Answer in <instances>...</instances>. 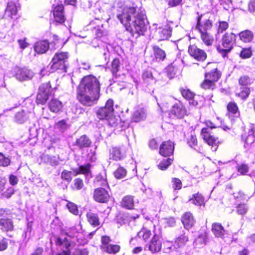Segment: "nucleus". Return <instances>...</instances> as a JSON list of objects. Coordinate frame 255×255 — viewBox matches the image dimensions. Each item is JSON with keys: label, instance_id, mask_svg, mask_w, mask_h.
<instances>
[{"label": "nucleus", "instance_id": "a211bd4d", "mask_svg": "<svg viewBox=\"0 0 255 255\" xmlns=\"http://www.w3.org/2000/svg\"><path fill=\"white\" fill-rule=\"evenodd\" d=\"M208 129V128H202L201 132L203 138L208 145L212 146H218L219 143L218 138L211 134Z\"/></svg>", "mask_w": 255, "mask_h": 255}, {"label": "nucleus", "instance_id": "4c0bfd02", "mask_svg": "<svg viewBox=\"0 0 255 255\" xmlns=\"http://www.w3.org/2000/svg\"><path fill=\"white\" fill-rule=\"evenodd\" d=\"M221 73L217 70V68H214L210 72L206 73L205 74V78H207L211 81L215 82H217L220 78Z\"/></svg>", "mask_w": 255, "mask_h": 255}, {"label": "nucleus", "instance_id": "09e8293b", "mask_svg": "<svg viewBox=\"0 0 255 255\" xmlns=\"http://www.w3.org/2000/svg\"><path fill=\"white\" fill-rule=\"evenodd\" d=\"M114 175L117 179H121L127 175V171L125 168L120 166L114 172Z\"/></svg>", "mask_w": 255, "mask_h": 255}, {"label": "nucleus", "instance_id": "37998d69", "mask_svg": "<svg viewBox=\"0 0 255 255\" xmlns=\"http://www.w3.org/2000/svg\"><path fill=\"white\" fill-rule=\"evenodd\" d=\"M142 79L145 83L147 84H154L156 83V80L153 77L151 72L145 71L142 74Z\"/></svg>", "mask_w": 255, "mask_h": 255}, {"label": "nucleus", "instance_id": "dca6fc26", "mask_svg": "<svg viewBox=\"0 0 255 255\" xmlns=\"http://www.w3.org/2000/svg\"><path fill=\"white\" fill-rule=\"evenodd\" d=\"M55 244L56 246L59 247L64 245L65 248V250H63L62 252L57 254L56 255H71L70 248L71 246V244L67 238H64L62 239L59 237H57L55 240Z\"/></svg>", "mask_w": 255, "mask_h": 255}, {"label": "nucleus", "instance_id": "6e6d98bb", "mask_svg": "<svg viewBox=\"0 0 255 255\" xmlns=\"http://www.w3.org/2000/svg\"><path fill=\"white\" fill-rule=\"evenodd\" d=\"M15 192V190L14 188L10 186L6 188L5 191H3L1 195L2 197L6 199H9L12 197Z\"/></svg>", "mask_w": 255, "mask_h": 255}, {"label": "nucleus", "instance_id": "1a4fd4ad", "mask_svg": "<svg viewBox=\"0 0 255 255\" xmlns=\"http://www.w3.org/2000/svg\"><path fill=\"white\" fill-rule=\"evenodd\" d=\"M213 26V22L206 14L201 15L197 17L196 28L199 31H208Z\"/></svg>", "mask_w": 255, "mask_h": 255}, {"label": "nucleus", "instance_id": "49530a36", "mask_svg": "<svg viewBox=\"0 0 255 255\" xmlns=\"http://www.w3.org/2000/svg\"><path fill=\"white\" fill-rule=\"evenodd\" d=\"M173 162V159L168 158L163 159L157 165L158 168L161 170H165Z\"/></svg>", "mask_w": 255, "mask_h": 255}, {"label": "nucleus", "instance_id": "412c9836", "mask_svg": "<svg viewBox=\"0 0 255 255\" xmlns=\"http://www.w3.org/2000/svg\"><path fill=\"white\" fill-rule=\"evenodd\" d=\"M110 159L116 161H121L125 158V152L122 151L119 147H113L110 150Z\"/></svg>", "mask_w": 255, "mask_h": 255}, {"label": "nucleus", "instance_id": "4468645a", "mask_svg": "<svg viewBox=\"0 0 255 255\" xmlns=\"http://www.w3.org/2000/svg\"><path fill=\"white\" fill-rule=\"evenodd\" d=\"M188 52L191 56L198 61H203L207 58V54L203 50L199 49L195 45L189 46Z\"/></svg>", "mask_w": 255, "mask_h": 255}, {"label": "nucleus", "instance_id": "58836bf2", "mask_svg": "<svg viewBox=\"0 0 255 255\" xmlns=\"http://www.w3.org/2000/svg\"><path fill=\"white\" fill-rule=\"evenodd\" d=\"M48 107L51 112L57 113L62 108V104L59 100L56 99H53L49 102Z\"/></svg>", "mask_w": 255, "mask_h": 255}, {"label": "nucleus", "instance_id": "a18cd8bd", "mask_svg": "<svg viewBox=\"0 0 255 255\" xmlns=\"http://www.w3.org/2000/svg\"><path fill=\"white\" fill-rule=\"evenodd\" d=\"M201 34V38L206 45H211L213 43V38L208 31H199Z\"/></svg>", "mask_w": 255, "mask_h": 255}, {"label": "nucleus", "instance_id": "7ed1b4c3", "mask_svg": "<svg viewBox=\"0 0 255 255\" xmlns=\"http://www.w3.org/2000/svg\"><path fill=\"white\" fill-rule=\"evenodd\" d=\"M95 13V19L96 21H92L89 24V26L92 28L93 33H95L96 37L94 38L92 42V44L93 47H100L101 46L104 48V50L105 51V48L106 47V44L103 42V40L99 38L104 36V32L102 29V26L100 25V18L102 17L100 15L101 13V9L99 7H96L95 10H94Z\"/></svg>", "mask_w": 255, "mask_h": 255}, {"label": "nucleus", "instance_id": "ddd939ff", "mask_svg": "<svg viewBox=\"0 0 255 255\" xmlns=\"http://www.w3.org/2000/svg\"><path fill=\"white\" fill-rule=\"evenodd\" d=\"M181 221L184 228L187 230L192 229L196 223V220L193 214L190 211L185 212L182 214Z\"/></svg>", "mask_w": 255, "mask_h": 255}, {"label": "nucleus", "instance_id": "e433bc0d", "mask_svg": "<svg viewBox=\"0 0 255 255\" xmlns=\"http://www.w3.org/2000/svg\"><path fill=\"white\" fill-rule=\"evenodd\" d=\"M85 184L84 180L80 177L75 178L70 186V188L73 191H80L84 189Z\"/></svg>", "mask_w": 255, "mask_h": 255}, {"label": "nucleus", "instance_id": "4d7b16f0", "mask_svg": "<svg viewBox=\"0 0 255 255\" xmlns=\"http://www.w3.org/2000/svg\"><path fill=\"white\" fill-rule=\"evenodd\" d=\"M66 207L68 209L70 212L72 214L77 215L79 214V210L77 206L72 202H68Z\"/></svg>", "mask_w": 255, "mask_h": 255}, {"label": "nucleus", "instance_id": "680f3d73", "mask_svg": "<svg viewBox=\"0 0 255 255\" xmlns=\"http://www.w3.org/2000/svg\"><path fill=\"white\" fill-rule=\"evenodd\" d=\"M201 86L204 89H213L215 86V83L208 79L205 78V80L201 84Z\"/></svg>", "mask_w": 255, "mask_h": 255}, {"label": "nucleus", "instance_id": "de8ad7c7", "mask_svg": "<svg viewBox=\"0 0 255 255\" xmlns=\"http://www.w3.org/2000/svg\"><path fill=\"white\" fill-rule=\"evenodd\" d=\"M120 67V60L118 59H114L111 64V71L114 77H117V72L119 71Z\"/></svg>", "mask_w": 255, "mask_h": 255}, {"label": "nucleus", "instance_id": "6ab92c4d", "mask_svg": "<svg viewBox=\"0 0 255 255\" xmlns=\"http://www.w3.org/2000/svg\"><path fill=\"white\" fill-rule=\"evenodd\" d=\"M170 114L178 118H182L187 114L186 110L184 106L178 101L172 106Z\"/></svg>", "mask_w": 255, "mask_h": 255}, {"label": "nucleus", "instance_id": "c85d7f7f", "mask_svg": "<svg viewBox=\"0 0 255 255\" xmlns=\"http://www.w3.org/2000/svg\"><path fill=\"white\" fill-rule=\"evenodd\" d=\"M188 241L189 238L185 234H181L176 238L174 242V248L175 249V251L184 247Z\"/></svg>", "mask_w": 255, "mask_h": 255}, {"label": "nucleus", "instance_id": "052dcab7", "mask_svg": "<svg viewBox=\"0 0 255 255\" xmlns=\"http://www.w3.org/2000/svg\"><path fill=\"white\" fill-rule=\"evenodd\" d=\"M61 178L63 180L70 182L72 179L71 171L66 170H63L61 172Z\"/></svg>", "mask_w": 255, "mask_h": 255}, {"label": "nucleus", "instance_id": "bb28decb", "mask_svg": "<svg viewBox=\"0 0 255 255\" xmlns=\"http://www.w3.org/2000/svg\"><path fill=\"white\" fill-rule=\"evenodd\" d=\"M92 141L85 134L81 135L79 138L76 140L75 145L79 148H88L91 146Z\"/></svg>", "mask_w": 255, "mask_h": 255}, {"label": "nucleus", "instance_id": "ea45409f", "mask_svg": "<svg viewBox=\"0 0 255 255\" xmlns=\"http://www.w3.org/2000/svg\"><path fill=\"white\" fill-rule=\"evenodd\" d=\"M249 210V206L246 203L238 204L236 206V212L240 216H245Z\"/></svg>", "mask_w": 255, "mask_h": 255}, {"label": "nucleus", "instance_id": "4be33fe9", "mask_svg": "<svg viewBox=\"0 0 255 255\" xmlns=\"http://www.w3.org/2000/svg\"><path fill=\"white\" fill-rule=\"evenodd\" d=\"M134 197L131 195H127L123 197L120 202L121 206L127 210H132L134 206Z\"/></svg>", "mask_w": 255, "mask_h": 255}, {"label": "nucleus", "instance_id": "864d4df0", "mask_svg": "<svg viewBox=\"0 0 255 255\" xmlns=\"http://www.w3.org/2000/svg\"><path fill=\"white\" fill-rule=\"evenodd\" d=\"M239 83L241 86H247L250 85L253 83V81L249 76L244 75L240 77Z\"/></svg>", "mask_w": 255, "mask_h": 255}, {"label": "nucleus", "instance_id": "774afa93", "mask_svg": "<svg viewBox=\"0 0 255 255\" xmlns=\"http://www.w3.org/2000/svg\"><path fill=\"white\" fill-rule=\"evenodd\" d=\"M176 69L174 67V66L171 64L167 68V73L170 78H172L174 77L176 73Z\"/></svg>", "mask_w": 255, "mask_h": 255}, {"label": "nucleus", "instance_id": "9b49d317", "mask_svg": "<svg viewBox=\"0 0 255 255\" xmlns=\"http://www.w3.org/2000/svg\"><path fill=\"white\" fill-rule=\"evenodd\" d=\"M14 76L19 81L31 80L34 75V73L26 68L16 67L14 68Z\"/></svg>", "mask_w": 255, "mask_h": 255}, {"label": "nucleus", "instance_id": "393cba45", "mask_svg": "<svg viewBox=\"0 0 255 255\" xmlns=\"http://www.w3.org/2000/svg\"><path fill=\"white\" fill-rule=\"evenodd\" d=\"M189 201L198 207H204L206 204L203 195L199 192L193 194L189 199Z\"/></svg>", "mask_w": 255, "mask_h": 255}, {"label": "nucleus", "instance_id": "0eeeda50", "mask_svg": "<svg viewBox=\"0 0 255 255\" xmlns=\"http://www.w3.org/2000/svg\"><path fill=\"white\" fill-rule=\"evenodd\" d=\"M53 90L49 83H43L39 88V92L37 95L36 101L38 104H44L49 96L52 95Z\"/></svg>", "mask_w": 255, "mask_h": 255}, {"label": "nucleus", "instance_id": "603ef678", "mask_svg": "<svg viewBox=\"0 0 255 255\" xmlns=\"http://www.w3.org/2000/svg\"><path fill=\"white\" fill-rule=\"evenodd\" d=\"M172 187L174 190H180L182 187V183L181 180L178 178L174 177L172 178Z\"/></svg>", "mask_w": 255, "mask_h": 255}, {"label": "nucleus", "instance_id": "7c9ffc66", "mask_svg": "<svg viewBox=\"0 0 255 255\" xmlns=\"http://www.w3.org/2000/svg\"><path fill=\"white\" fill-rule=\"evenodd\" d=\"M146 113L143 108H138L134 112L131 120L134 122H139L145 119Z\"/></svg>", "mask_w": 255, "mask_h": 255}, {"label": "nucleus", "instance_id": "c9c22d12", "mask_svg": "<svg viewBox=\"0 0 255 255\" xmlns=\"http://www.w3.org/2000/svg\"><path fill=\"white\" fill-rule=\"evenodd\" d=\"M92 165L90 163L80 165L78 168L74 171L75 175L79 174L88 175L91 173Z\"/></svg>", "mask_w": 255, "mask_h": 255}, {"label": "nucleus", "instance_id": "f03ea898", "mask_svg": "<svg viewBox=\"0 0 255 255\" xmlns=\"http://www.w3.org/2000/svg\"><path fill=\"white\" fill-rule=\"evenodd\" d=\"M100 84L93 75L85 76L81 80L77 90V98L86 106H92L100 98Z\"/></svg>", "mask_w": 255, "mask_h": 255}, {"label": "nucleus", "instance_id": "cd10ccee", "mask_svg": "<svg viewBox=\"0 0 255 255\" xmlns=\"http://www.w3.org/2000/svg\"><path fill=\"white\" fill-rule=\"evenodd\" d=\"M94 183L97 186H100L103 188H109V185L106 173H99L96 175L94 180Z\"/></svg>", "mask_w": 255, "mask_h": 255}, {"label": "nucleus", "instance_id": "20e7f679", "mask_svg": "<svg viewBox=\"0 0 255 255\" xmlns=\"http://www.w3.org/2000/svg\"><path fill=\"white\" fill-rule=\"evenodd\" d=\"M68 57L69 55L67 52L56 53L50 64L52 72L59 70L63 72H66L68 65L67 61Z\"/></svg>", "mask_w": 255, "mask_h": 255}, {"label": "nucleus", "instance_id": "b1692460", "mask_svg": "<svg viewBox=\"0 0 255 255\" xmlns=\"http://www.w3.org/2000/svg\"><path fill=\"white\" fill-rule=\"evenodd\" d=\"M236 40V35L233 33H226L222 38V45L224 48L232 49Z\"/></svg>", "mask_w": 255, "mask_h": 255}, {"label": "nucleus", "instance_id": "9d476101", "mask_svg": "<svg viewBox=\"0 0 255 255\" xmlns=\"http://www.w3.org/2000/svg\"><path fill=\"white\" fill-rule=\"evenodd\" d=\"M93 199L98 203H107L110 200V195L105 188L98 187L94 191Z\"/></svg>", "mask_w": 255, "mask_h": 255}, {"label": "nucleus", "instance_id": "c756f323", "mask_svg": "<svg viewBox=\"0 0 255 255\" xmlns=\"http://www.w3.org/2000/svg\"><path fill=\"white\" fill-rule=\"evenodd\" d=\"M171 34V29L168 26L164 28L159 27L157 29V37L159 40L167 39Z\"/></svg>", "mask_w": 255, "mask_h": 255}, {"label": "nucleus", "instance_id": "6e6552de", "mask_svg": "<svg viewBox=\"0 0 255 255\" xmlns=\"http://www.w3.org/2000/svg\"><path fill=\"white\" fill-rule=\"evenodd\" d=\"M113 104L114 102L112 100H108L105 106L100 108L97 111V117L100 120H106L109 117L113 116L114 111Z\"/></svg>", "mask_w": 255, "mask_h": 255}, {"label": "nucleus", "instance_id": "39448f33", "mask_svg": "<svg viewBox=\"0 0 255 255\" xmlns=\"http://www.w3.org/2000/svg\"><path fill=\"white\" fill-rule=\"evenodd\" d=\"M112 241L111 238L107 236L101 237V249L105 253L109 255H116L121 250V246L118 244H110Z\"/></svg>", "mask_w": 255, "mask_h": 255}, {"label": "nucleus", "instance_id": "2eb2a0df", "mask_svg": "<svg viewBox=\"0 0 255 255\" xmlns=\"http://www.w3.org/2000/svg\"><path fill=\"white\" fill-rule=\"evenodd\" d=\"M34 109V105L29 103V108L28 110L23 109L17 112L14 117L15 121L18 123H23L27 120L29 115L31 114Z\"/></svg>", "mask_w": 255, "mask_h": 255}, {"label": "nucleus", "instance_id": "f3484780", "mask_svg": "<svg viewBox=\"0 0 255 255\" xmlns=\"http://www.w3.org/2000/svg\"><path fill=\"white\" fill-rule=\"evenodd\" d=\"M14 229V223L11 218L5 216L0 218V230L1 232L7 233L13 231Z\"/></svg>", "mask_w": 255, "mask_h": 255}, {"label": "nucleus", "instance_id": "e2e57ef3", "mask_svg": "<svg viewBox=\"0 0 255 255\" xmlns=\"http://www.w3.org/2000/svg\"><path fill=\"white\" fill-rule=\"evenodd\" d=\"M89 251L87 248H76L74 249L73 255H88Z\"/></svg>", "mask_w": 255, "mask_h": 255}, {"label": "nucleus", "instance_id": "3c124183", "mask_svg": "<svg viewBox=\"0 0 255 255\" xmlns=\"http://www.w3.org/2000/svg\"><path fill=\"white\" fill-rule=\"evenodd\" d=\"M174 243H172L171 242L169 241L165 242L163 244L164 253L169 254L173 252L174 250L175 251V249H174Z\"/></svg>", "mask_w": 255, "mask_h": 255}, {"label": "nucleus", "instance_id": "5701e85b", "mask_svg": "<svg viewBox=\"0 0 255 255\" xmlns=\"http://www.w3.org/2000/svg\"><path fill=\"white\" fill-rule=\"evenodd\" d=\"M63 9L64 7L62 4H58L54 7L53 15L56 22L62 23L65 21Z\"/></svg>", "mask_w": 255, "mask_h": 255}, {"label": "nucleus", "instance_id": "f8f14e48", "mask_svg": "<svg viewBox=\"0 0 255 255\" xmlns=\"http://www.w3.org/2000/svg\"><path fill=\"white\" fill-rule=\"evenodd\" d=\"M175 144L171 140L163 141L159 146V154L163 157H167L173 155Z\"/></svg>", "mask_w": 255, "mask_h": 255}, {"label": "nucleus", "instance_id": "f257e3e1", "mask_svg": "<svg viewBox=\"0 0 255 255\" xmlns=\"http://www.w3.org/2000/svg\"><path fill=\"white\" fill-rule=\"evenodd\" d=\"M117 17L127 30L143 35L146 30L144 10L137 6H124L118 10Z\"/></svg>", "mask_w": 255, "mask_h": 255}, {"label": "nucleus", "instance_id": "72a5a7b5", "mask_svg": "<svg viewBox=\"0 0 255 255\" xmlns=\"http://www.w3.org/2000/svg\"><path fill=\"white\" fill-rule=\"evenodd\" d=\"M181 93L182 96L189 101L190 105L195 106L197 105L198 102L194 99V94L188 89H181Z\"/></svg>", "mask_w": 255, "mask_h": 255}, {"label": "nucleus", "instance_id": "338daca9", "mask_svg": "<svg viewBox=\"0 0 255 255\" xmlns=\"http://www.w3.org/2000/svg\"><path fill=\"white\" fill-rule=\"evenodd\" d=\"M57 128H63V127H70V121L68 119H62L55 122Z\"/></svg>", "mask_w": 255, "mask_h": 255}, {"label": "nucleus", "instance_id": "bf43d9fd", "mask_svg": "<svg viewBox=\"0 0 255 255\" xmlns=\"http://www.w3.org/2000/svg\"><path fill=\"white\" fill-rule=\"evenodd\" d=\"M106 121L109 126L115 128L118 126L119 118H116L113 114L111 117L107 118Z\"/></svg>", "mask_w": 255, "mask_h": 255}, {"label": "nucleus", "instance_id": "79ce46f5", "mask_svg": "<svg viewBox=\"0 0 255 255\" xmlns=\"http://www.w3.org/2000/svg\"><path fill=\"white\" fill-rule=\"evenodd\" d=\"M240 39L244 42H249L253 39V33L249 30H246L239 33Z\"/></svg>", "mask_w": 255, "mask_h": 255}, {"label": "nucleus", "instance_id": "0e129e2a", "mask_svg": "<svg viewBox=\"0 0 255 255\" xmlns=\"http://www.w3.org/2000/svg\"><path fill=\"white\" fill-rule=\"evenodd\" d=\"M227 109L230 113L235 115H239L238 108L236 104L234 103H230L227 106Z\"/></svg>", "mask_w": 255, "mask_h": 255}, {"label": "nucleus", "instance_id": "13d9d810", "mask_svg": "<svg viewBox=\"0 0 255 255\" xmlns=\"http://www.w3.org/2000/svg\"><path fill=\"white\" fill-rule=\"evenodd\" d=\"M139 234H141L142 238L145 242L148 241L152 235L151 231L144 227L141 228Z\"/></svg>", "mask_w": 255, "mask_h": 255}, {"label": "nucleus", "instance_id": "69168bd1", "mask_svg": "<svg viewBox=\"0 0 255 255\" xmlns=\"http://www.w3.org/2000/svg\"><path fill=\"white\" fill-rule=\"evenodd\" d=\"M250 92L251 91L249 88L246 87L245 88H242V91L240 93H239L238 96L244 100L249 96Z\"/></svg>", "mask_w": 255, "mask_h": 255}, {"label": "nucleus", "instance_id": "a19ab883", "mask_svg": "<svg viewBox=\"0 0 255 255\" xmlns=\"http://www.w3.org/2000/svg\"><path fill=\"white\" fill-rule=\"evenodd\" d=\"M153 50L156 61H163L165 59L166 57L165 51L158 46H154L153 47Z\"/></svg>", "mask_w": 255, "mask_h": 255}, {"label": "nucleus", "instance_id": "f704fd0d", "mask_svg": "<svg viewBox=\"0 0 255 255\" xmlns=\"http://www.w3.org/2000/svg\"><path fill=\"white\" fill-rule=\"evenodd\" d=\"M86 218L88 223L93 227L100 225V218L97 214L89 212L86 214Z\"/></svg>", "mask_w": 255, "mask_h": 255}, {"label": "nucleus", "instance_id": "a878e982", "mask_svg": "<svg viewBox=\"0 0 255 255\" xmlns=\"http://www.w3.org/2000/svg\"><path fill=\"white\" fill-rule=\"evenodd\" d=\"M211 231L216 238H223L224 237L225 230L221 223L214 222L211 226Z\"/></svg>", "mask_w": 255, "mask_h": 255}, {"label": "nucleus", "instance_id": "473e14b6", "mask_svg": "<svg viewBox=\"0 0 255 255\" xmlns=\"http://www.w3.org/2000/svg\"><path fill=\"white\" fill-rule=\"evenodd\" d=\"M49 48V42L47 40L37 42L34 46L35 52L37 53H44Z\"/></svg>", "mask_w": 255, "mask_h": 255}, {"label": "nucleus", "instance_id": "5fc2aeb1", "mask_svg": "<svg viewBox=\"0 0 255 255\" xmlns=\"http://www.w3.org/2000/svg\"><path fill=\"white\" fill-rule=\"evenodd\" d=\"M187 143L190 147L195 148L198 145V140L196 136L194 134H191L187 139Z\"/></svg>", "mask_w": 255, "mask_h": 255}, {"label": "nucleus", "instance_id": "c03bdc74", "mask_svg": "<svg viewBox=\"0 0 255 255\" xmlns=\"http://www.w3.org/2000/svg\"><path fill=\"white\" fill-rule=\"evenodd\" d=\"M236 169L240 175H246L249 171L250 167L248 164L241 163L236 165Z\"/></svg>", "mask_w": 255, "mask_h": 255}, {"label": "nucleus", "instance_id": "8fccbe9b", "mask_svg": "<svg viewBox=\"0 0 255 255\" xmlns=\"http://www.w3.org/2000/svg\"><path fill=\"white\" fill-rule=\"evenodd\" d=\"M11 160L8 156H5L2 153L0 152V167H7L10 165Z\"/></svg>", "mask_w": 255, "mask_h": 255}, {"label": "nucleus", "instance_id": "aec40b11", "mask_svg": "<svg viewBox=\"0 0 255 255\" xmlns=\"http://www.w3.org/2000/svg\"><path fill=\"white\" fill-rule=\"evenodd\" d=\"M162 244L158 235L154 234L148 245V250L152 253H156L160 251Z\"/></svg>", "mask_w": 255, "mask_h": 255}, {"label": "nucleus", "instance_id": "423d86ee", "mask_svg": "<svg viewBox=\"0 0 255 255\" xmlns=\"http://www.w3.org/2000/svg\"><path fill=\"white\" fill-rule=\"evenodd\" d=\"M40 157L41 162L43 163H49L52 165H56L58 163L55 147L53 145L49 146L46 150H44Z\"/></svg>", "mask_w": 255, "mask_h": 255}, {"label": "nucleus", "instance_id": "2f4dec72", "mask_svg": "<svg viewBox=\"0 0 255 255\" xmlns=\"http://www.w3.org/2000/svg\"><path fill=\"white\" fill-rule=\"evenodd\" d=\"M17 11V8L15 4L12 1L8 2L4 15L5 16L9 17L12 19L16 18Z\"/></svg>", "mask_w": 255, "mask_h": 255}]
</instances>
